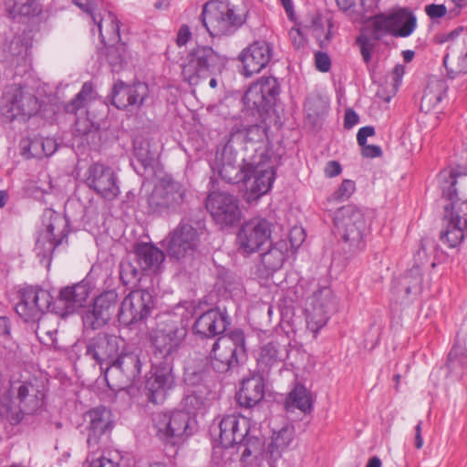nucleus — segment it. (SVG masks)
<instances>
[{"label":"nucleus","instance_id":"f257e3e1","mask_svg":"<svg viewBox=\"0 0 467 467\" xmlns=\"http://www.w3.org/2000/svg\"><path fill=\"white\" fill-rule=\"evenodd\" d=\"M440 181L442 197L450 202V204L444 207L440 240L448 248H456L462 243L467 234V220L461 216L458 208L461 199L456 189L457 174L453 171L441 173Z\"/></svg>","mask_w":467,"mask_h":467},{"label":"nucleus","instance_id":"f03ea898","mask_svg":"<svg viewBox=\"0 0 467 467\" xmlns=\"http://www.w3.org/2000/svg\"><path fill=\"white\" fill-rule=\"evenodd\" d=\"M334 223L346 254L353 255L365 249L369 227L362 209L353 204L338 208Z\"/></svg>","mask_w":467,"mask_h":467},{"label":"nucleus","instance_id":"7ed1b4c3","mask_svg":"<svg viewBox=\"0 0 467 467\" xmlns=\"http://www.w3.org/2000/svg\"><path fill=\"white\" fill-rule=\"evenodd\" d=\"M14 400L7 390L1 391L0 416L12 425L20 423L25 415L34 414L42 406L44 393L36 380L18 383Z\"/></svg>","mask_w":467,"mask_h":467},{"label":"nucleus","instance_id":"20e7f679","mask_svg":"<svg viewBox=\"0 0 467 467\" xmlns=\"http://www.w3.org/2000/svg\"><path fill=\"white\" fill-rule=\"evenodd\" d=\"M186 336V327L174 317H160L156 327L150 334L154 358L173 363L183 347Z\"/></svg>","mask_w":467,"mask_h":467},{"label":"nucleus","instance_id":"39448f33","mask_svg":"<svg viewBox=\"0 0 467 467\" xmlns=\"http://www.w3.org/2000/svg\"><path fill=\"white\" fill-rule=\"evenodd\" d=\"M141 368L140 348L125 341L112 363L105 368V380L112 389H126L140 379Z\"/></svg>","mask_w":467,"mask_h":467},{"label":"nucleus","instance_id":"423d86ee","mask_svg":"<svg viewBox=\"0 0 467 467\" xmlns=\"http://www.w3.org/2000/svg\"><path fill=\"white\" fill-rule=\"evenodd\" d=\"M250 422L245 417L234 414L223 417L219 423V442L223 448L236 447L245 461L262 450L261 440L249 436Z\"/></svg>","mask_w":467,"mask_h":467},{"label":"nucleus","instance_id":"0eeeda50","mask_svg":"<svg viewBox=\"0 0 467 467\" xmlns=\"http://www.w3.org/2000/svg\"><path fill=\"white\" fill-rule=\"evenodd\" d=\"M200 19L209 35L215 37L236 32L245 23L246 15L229 2L212 0L203 5Z\"/></svg>","mask_w":467,"mask_h":467},{"label":"nucleus","instance_id":"6e6552de","mask_svg":"<svg viewBox=\"0 0 467 467\" xmlns=\"http://www.w3.org/2000/svg\"><path fill=\"white\" fill-rule=\"evenodd\" d=\"M246 358L245 337L242 329H234L220 337L211 351V365L219 373L234 369Z\"/></svg>","mask_w":467,"mask_h":467},{"label":"nucleus","instance_id":"1a4fd4ad","mask_svg":"<svg viewBox=\"0 0 467 467\" xmlns=\"http://www.w3.org/2000/svg\"><path fill=\"white\" fill-rule=\"evenodd\" d=\"M227 59L210 46H197L191 49L182 67V76L190 85H197L200 78L220 73Z\"/></svg>","mask_w":467,"mask_h":467},{"label":"nucleus","instance_id":"9d476101","mask_svg":"<svg viewBox=\"0 0 467 467\" xmlns=\"http://www.w3.org/2000/svg\"><path fill=\"white\" fill-rule=\"evenodd\" d=\"M187 202V189L170 177H163L148 198L150 210L159 215L181 213Z\"/></svg>","mask_w":467,"mask_h":467},{"label":"nucleus","instance_id":"9b49d317","mask_svg":"<svg viewBox=\"0 0 467 467\" xmlns=\"http://www.w3.org/2000/svg\"><path fill=\"white\" fill-rule=\"evenodd\" d=\"M41 109L38 98L27 88L12 86L1 100L0 112L5 121L26 122Z\"/></svg>","mask_w":467,"mask_h":467},{"label":"nucleus","instance_id":"f8f14e48","mask_svg":"<svg viewBox=\"0 0 467 467\" xmlns=\"http://www.w3.org/2000/svg\"><path fill=\"white\" fill-rule=\"evenodd\" d=\"M45 229L40 231L36 241L35 252L41 260L52 256L55 249L67 238V221L52 209H46L42 215Z\"/></svg>","mask_w":467,"mask_h":467},{"label":"nucleus","instance_id":"ddd939ff","mask_svg":"<svg viewBox=\"0 0 467 467\" xmlns=\"http://www.w3.org/2000/svg\"><path fill=\"white\" fill-rule=\"evenodd\" d=\"M53 296L38 285H27L18 290L16 313L26 322H35L47 311L52 312Z\"/></svg>","mask_w":467,"mask_h":467},{"label":"nucleus","instance_id":"4468645a","mask_svg":"<svg viewBox=\"0 0 467 467\" xmlns=\"http://www.w3.org/2000/svg\"><path fill=\"white\" fill-rule=\"evenodd\" d=\"M205 207L214 223L221 228L236 224L242 217L238 198L227 192H210L206 198Z\"/></svg>","mask_w":467,"mask_h":467},{"label":"nucleus","instance_id":"2eb2a0df","mask_svg":"<svg viewBox=\"0 0 467 467\" xmlns=\"http://www.w3.org/2000/svg\"><path fill=\"white\" fill-rule=\"evenodd\" d=\"M165 241L168 256L177 262L186 263L197 250L199 232L192 224L181 222Z\"/></svg>","mask_w":467,"mask_h":467},{"label":"nucleus","instance_id":"dca6fc26","mask_svg":"<svg viewBox=\"0 0 467 467\" xmlns=\"http://www.w3.org/2000/svg\"><path fill=\"white\" fill-rule=\"evenodd\" d=\"M371 26L382 36L408 37L417 26V17L409 8H399L391 13H380L371 19Z\"/></svg>","mask_w":467,"mask_h":467},{"label":"nucleus","instance_id":"f3484780","mask_svg":"<svg viewBox=\"0 0 467 467\" xmlns=\"http://www.w3.org/2000/svg\"><path fill=\"white\" fill-rule=\"evenodd\" d=\"M279 92L280 88L275 78H262L249 87L243 101L248 109L263 117L275 105Z\"/></svg>","mask_w":467,"mask_h":467},{"label":"nucleus","instance_id":"a211bd4d","mask_svg":"<svg viewBox=\"0 0 467 467\" xmlns=\"http://www.w3.org/2000/svg\"><path fill=\"white\" fill-rule=\"evenodd\" d=\"M156 435L166 444L176 445L180 443L183 436H189V413L182 410L171 413L159 412L153 418Z\"/></svg>","mask_w":467,"mask_h":467},{"label":"nucleus","instance_id":"6ab92c4d","mask_svg":"<svg viewBox=\"0 0 467 467\" xmlns=\"http://www.w3.org/2000/svg\"><path fill=\"white\" fill-rule=\"evenodd\" d=\"M244 174L245 177L241 182L245 188L244 198L247 202H255L268 192L275 176V169L269 163H248Z\"/></svg>","mask_w":467,"mask_h":467},{"label":"nucleus","instance_id":"aec40b11","mask_svg":"<svg viewBox=\"0 0 467 467\" xmlns=\"http://www.w3.org/2000/svg\"><path fill=\"white\" fill-rule=\"evenodd\" d=\"M153 307V297L149 291H131L121 302L118 313L119 321L124 326L141 322L149 317Z\"/></svg>","mask_w":467,"mask_h":467},{"label":"nucleus","instance_id":"412c9836","mask_svg":"<svg viewBox=\"0 0 467 467\" xmlns=\"http://www.w3.org/2000/svg\"><path fill=\"white\" fill-rule=\"evenodd\" d=\"M334 309V296L328 287L314 292L306 308L307 327L314 333L318 332L327 323L329 314Z\"/></svg>","mask_w":467,"mask_h":467},{"label":"nucleus","instance_id":"4be33fe9","mask_svg":"<svg viewBox=\"0 0 467 467\" xmlns=\"http://www.w3.org/2000/svg\"><path fill=\"white\" fill-rule=\"evenodd\" d=\"M213 169L217 170L221 178L229 183H239L245 177L244 158L238 157L233 140H229L222 149L216 151Z\"/></svg>","mask_w":467,"mask_h":467},{"label":"nucleus","instance_id":"5701e85b","mask_svg":"<svg viewBox=\"0 0 467 467\" xmlns=\"http://www.w3.org/2000/svg\"><path fill=\"white\" fill-rule=\"evenodd\" d=\"M125 339L114 334L99 332L90 337L86 344V356L100 366H109L119 349L125 343Z\"/></svg>","mask_w":467,"mask_h":467},{"label":"nucleus","instance_id":"b1692460","mask_svg":"<svg viewBox=\"0 0 467 467\" xmlns=\"http://www.w3.org/2000/svg\"><path fill=\"white\" fill-rule=\"evenodd\" d=\"M272 224L264 218L256 217L245 222L237 234L239 249L253 254L270 239Z\"/></svg>","mask_w":467,"mask_h":467},{"label":"nucleus","instance_id":"393cba45","mask_svg":"<svg viewBox=\"0 0 467 467\" xmlns=\"http://www.w3.org/2000/svg\"><path fill=\"white\" fill-rule=\"evenodd\" d=\"M89 295V286L80 282L60 289L57 299L52 300V312L60 317H66L82 307Z\"/></svg>","mask_w":467,"mask_h":467},{"label":"nucleus","instance_id":"a878e982","mask_svg":"<svg viewBox=\"0 0 467 467\" xmlns=\"http://www.w3.org/2000/svg\"><path fill=\"white\" fill-rule=\"evenodd\" d=\"M118 301L119 296L115 290L101 293L95 298L92 307L84 315V326L94 330L105 326L114 315Z\"/></svg>","mask_w":467,"mask_h":467},{"label":"nucleus","instance_id":"bb28decb","mask_svg":"<svg viewBox=\"0 0 467 467\" xmlns=\"http://www.w3.org/2000/svg\"><path fill=\"white\" fill-rule=\"evenodd\" d=\"M173 363L161 361L155 366L153 374L147 379V396L150 402L159 404L164 401L167 393L174 387Z\"/></svg>","mask_w":467,"mask_h":467},{"label":"nucleus","instance_id":"cd10ccee","mask_svg":"<svg viewBox=\"0 0 467 467\" xmlns=\"http://www.w3.org/2000/svg\"><path fill=\"white\" fill-rule=\"evenodd\" d=\"M88 186L107 200H113L119 194L117 177L113 170L101 163H95L88 169L86 180Z\"/></svg>","mask_w":467,"mask_h":467},{"label":"nucleus","instance_id":"c85d7f7f","mask_svg":"<svg viewBox=\"0 0 467 467\" xmlns=\"http://www.w3.org/2000/svg\"><path fill=\"white\" fill-rule=\"evenodd\" d=\"M149 95L146 83L136 82L127 85L123 81H117L112 88V104L119 109H128L130 107L140 109Z\"/></svg>","mask_w":467,"mask_h":467},{"label":"nucleus","instance_id":"c756f323","mask_svg":"<svg viewBox=\"0 0 467 467\" xmlns=\"http://www.w3.org/2000/svg\"><path fill=\"white\" fill-rule=\"evenodd\" d=\"M273 56L271 45L264 40H257L250 44L240 54L243 63L244 75L251 77L259 73L270 62Z\"/></svg>","mask_w":467,"mask_h":467},{"label":"nucleus","instance_id":"7c9ffc66","mask_svg":"<svg viewBox=\"0 0 467 467\" xmlns=\"http://www.w3.org/2000/svg\"><path fill=\"white\" fill-rule=\"evenodd\" d=\"M288 357V349L285 344L277 339H271L262 343L256 356L258 368L264 374L272 369L280 368Z\"/></svg>","mask_w":467,"mask_h":467},{"label":"nucleus","instance_id":"2f4dec72","mask_svg":"<svg viewBox=\"0 0 467 467\" xmlns=\"http://www.w3.org/2000/svg\"><path fill=\"white\" fill-rule=\"evenodd\" d=\"M85 420L88 422V443H97L99 438L110 431L113 428L114 420L110 410L100 406L89 410L85 414Z\"/></svg>","mask_w":467,"mask_h":467},{"label":"nucleus","instance_id":"473e14b6","mask_svg":"<svg viewBox=\"0 0 467 467\" xmlns=\"http://www.w3.org/2000/svg\"><path fill=\"white\" fill-rule=\"evenodd\" d=\"M228 325L229 322L225 315L218 309H210L196 319L192 329L195 334L210 337L223 333Z\"/></svg>","mask_w":467,"mask_h":467},{"label":"nucleus","instance_id":"72a5a7b5","mask_svg":"<svg viewBox=\"0 0 467 467\" xmlns=\"http://www.w3.org/2000/svg\"><path fill=\"white\" fill-rule=\"evenodd\" d=\"M443 64L451 78L467 72V33L461 41L457 40L448 47Z\"/></svg>","mask_w":467,"mask_h":467},{"label":"nucleus","instance_id":"f704fd0d","mask_svg":"<svg viewBox=\"0 0 467 467\" xmlns=\"http://www.w3.org/2000/svg\"><path fill=\"white\" fill-rule=\"evenodd\" d=\"M135 259L141 270L156 273L165 259L164 253L148 243L137 244L134 247Z\"/></svg>","mask_w":467,"mask_h":467},{"label":"nucleus","instance_id":"c9c22d12","mask_svg":"<svg viewBox=\"0 0 467 467\" xmlns=\"http://www.w3.org/2000/svg\"><path fill=\"white\" fill-rule=\"evenodd\" d=\"M265 396V384L261 377H252L242 381V387L236 393L238 404L244 408H252Z\"/></svg>","mask_w":467,"mask_h":467},{"label":"nucleus","instance_id":"e433bc0d","mask_svg":"<svg viewBox=\"0 0 467 467\" xmlns=\"http://www.w3.org/2000/svg\"><path fill=\"white\" fill-rule=\"evenodd\" d=\"M93 22L98 26L101 41L107 46L106 37L109 43L120 41L119 22L116 16L110 11H105L104 15L93 16Z\"/></svg>","mask_w":467,"mask_h":467},{"label":"nucleus","instance_id":"4c0bfd02","mask_svg":"<svg viewBox=\"0 0 467 467\" xmlns=\"http://www.w3.org/2000/svg\"><path fill=\"white\" fill-rule=\"evenodd\" d=\"M287 244L281 240L276 242L270 249L261 255V263L268 275L279 270L285 260Z\"/></svg>","mask_w":467,"mask_h":467},{"label":"nucleus","instance_id":"58836bf2","mask_svg":"<svg viewBox=\"0 0 467 467\" xmlns=\"http://www.w3.org/2000/svg\"><path fill=\"white\" fill-rule=\"evenodd\" d=\"M97 94L93 84L89 81L82 85L80 91L68 103L65 105L67 113L78 115L79 111L86 110L89 103L96 99Z\"/></svg>","mask_w":467,"mask_h":467},{"label":"nucleus","instance_id":"ea45409f","mask_svg":"<svg viewBox=\"0 0 467 467\" xmlns=\"http://www.w3.org/2000/svg\"><path fill=\"white\" fill-rule=\"evenodd\" d=\"M294 427L286 423L278 431H274L272 441L268 446L271 457H280L282 452L291 444L294 439Z\"/></svg>","mask_w":467,"mask_h":467},{"label":"nucleus","instance_id":"a19ab883","mask_svg":"<svg viewBox=\"0 0 467 467\" xmlns=\"http://www.w3.org/2000/svg\"><path fill=\"white\" fill-rule=\"evenodd\" d=\"M383 37L380 32L372 26L370 31H362L356 38L363 61L368 65L371 61V55L377 43Z\"/></svg>","mask_w":467,"mask_h":467},{"label":"nucleus","instance_id":"79ce46f5","mask_svg":"<svg viewBox=\"0 0 467 467\" xmlns=\"http://www.w3.org/2000/svg\"><path fill=\"white\" fill-rule=\"evenodd\" d=\"M285 407L287 411L297 409L305 414L309 413L312 410V402L306 389L302 385H296L289 393Z\"/></svg>","mask_w":467,"mask_h":467},{"label":"nucleus","instance_id":"37998d69","mask_svg":"<svg viewBox=\"0 0 467 467\" xmlns=\"http://www.w3.org/2000/svg\"><path fill=\"white\" fill-rule=\"evenodd\" d=\"M5 9L12 18L29 17L39 12L36 0H5Z\"/></svg>","mask_w":467,"mask_h":467},{"label":"nucleus","instance_id":"c03bdc74","mask_svg":"<svg viewBox=\"0 0 467 467\" xmlns=\"http://www.w3.org/2000/svg\"><path fill=\"white\" fill-rule=\"evenodd\" d=\"M36 321V335L39 341L46 346L55 347L57 333V321L48 317H41Z\"/></svg>","mask_w":467,"mask_h":467},{"label":"nucleus","instance_id":"a18cd8bd","mask_svg":"<svg viewBox=\"0 0 467 467\" xmlns=\"http://www.w3.org/2000/svg\"><path fill=\"white\" fill-rule=\"evenodd\" d=\"M446 88L447 86L442 80L431 82L424 89L420 104L421 109L426 108L429 110L431 108L436 107L441 101Z\"/></svg>","mask_w":467,"mask_h":467},{"label":"nucleus","instance_id":"49530a36","mask_svg":"<svg viewBox=\"0 0 467 467\" xmlns=\"http://www.w3.org/2000/svg\"><path fill=\"white\" fill-rule=\"evenodd\" d=\"M106 57L111 67L112 71L118 72L126 63L127 47L126 44L119 41L115 43H107Z\"/></svg>","mask_w":467,"mask_h":467},{"label":"nucleus","instance_id":"de8ad7c7","mask_svg":"<svg viewBox=\"0 0 467 467\" xmlns=\"http://www.w3.org/2000/svg\"><path fill=\"white\" fill-rule=\"evenodd\" d=\"M119 277L124 285L135 284L140 280L141 270L140 267L135 266L130 262H121L119 265Z\"/></svg>","mask_w":467,"mask_h":467},{"label":"nucleus","instance_id":"09e8293b","mask_svg":"<svg viewBox=\"0 0 467 467\" xmlns=\"http://www.w3.org/2000/svg\"><path fill=\"white\" fill-rule=\"evenodd\" d=\"M134 155L144 169L152 167L155 161V154L149 149V143L145 141L134 142Z\"/></svg>","mask_w":467,"mask_h":467},{"label":"nucleus","instance_id":"8fccbe9b","mask_svg":"<svg viewBox=\"0 0 467 467\" xmlns=\"http://www.w3.org/2000/svg\"><path fill=\"white\" fill-rule=\"evenodd\" d=\"M305 109L310 117H319L328 110L327 100L319 96H313L306 99L305 102Z\"/></svg>","mask_w":467,"mask_h":467},{"label":"nucleus","instance_id":"3c124183","mask_svg":"<svg viewBox=\"0 0 467 467\" xmlns=\"http://www.w3.org/2000/svg\"><path fill=\"white\" fill-rule=\"evenodd\" d=\"M4 57L13 61L16 57L22 56L25 50L23 39L20 36H13L9 42L3 45Z\"/></svg>","mask_w":467,"mask_h":467},{"label":"nucleus","instance_id":"603ef678","mask_svg":"<svg viewBox=\"0 0 467 467\" xmlns=\"http://www.w3.org/2000/svg\"><path fill=\"white\" fill-rule=\"evenodd\" d=\"M356 190L355 182L344 180L339 187L328 197V202H341L350 198Z\"/></svg>","mask_w":467,"mask_h":467},{"label":"nucleus","instance_id":"864d4df0","mask_svg":"<svg viewBox=\"0 0 467 467\" xmlns=\"http://www.w3.org/2000/svg\"><path fill=\"white\" fill-rule=\"evenodd\" d=\"M404 72H405V70H404V67L402 65H396L389 76L392 80L390 94L385 97L381 94L382 90L379 89L377 93L378 96L380 99H382L384 101L389 102L390 100L391 97L396 94L399 85L401 82V78L404 75Z\"/></svg>","mask_w":467,"mask_h":467},{"label":"nucleus","instance_id":"5fc2aeb1","mask_svg":"<svg viewBox=\"0 0 467 467\" xmlns=\"http://www.w3.org/2000/svg\"><path fill=\"white\" fill-rule=\"evenodd\" d=\"M266 137V128L263 125L254 124L244 130V140L251 143H259Z\"/></svg>","mask_w":467,"mask_h":467},{"label":"nucleus","instance_id":"6e6d98bb","mask_svg":"<svg viewBox=\"0 0 467 467\" xmlns=\"http://www.w3.org/2000/svg\"><path fill=\"white\" fill-rule=\"evenodd\" d=\"M97 130L98 128L95 126V123L88 118H77L74 128L76 135L86 136Z\"/></svg>","mask_w":467,"mask_h":467},{"label":"nucleus","instance_id":"4d7b16f0","mask_svg":"<svg viewBox=\"0 0 467 467\" xmlns=\"http://www.w3.org/2000/svg\"><path fill=\"white\" fill-rule=\"evenodd\" d=\"M315 65L320 72H328L331 68V59L326 52L317 51L315 53Z\"/></svg>","mask_w":467,"mask_h":467},{"label":"nucleus","instance_id":"13d9d810","mask_svg":"<svg viewBox=\"0 0 467 467\" xmlns=\"http://www.w3.org/2000/svg\"><path fill=\"white\" fill-rule=\"evenodd\" d=\"M42 138H34L28 143L27 148L25 150L27 151L28 158H42Z\"/></svg>","mask_w":467,"mask_h":467},{"label":"nucleus","instance_id":"bf43d9fd","mask_svg":"<svg viewBox=\"0 0 467 467\" xmlns=\"http://www.w3.org/2000/svg\"><path fill=\"white\" fill-rule=\"evenodd\" d=\"M425 12L431 19H439L443 17L447 13L444 5L431 4L425 6Z\"/></svg>","mask_w":467,"mask_h":467},{"label":"nucleus","instance_id":"052dcab7","mask_svg":"<svg viewBox=\"0 0 467 467\" xmlns=\"http://www.w3.org/2000/svg\"><path fill=\"white\" fill-rule=\"evenodd\" d=\"M73 3L78 6L82 11L93 18V16H97L95 9L98 6L99 0H73Z\"/></svg>","mask_w":467,"mask_h":467},{"label":"nucleus","instance_id":"680f3d73","mask_svg":"<svg viewBox=\"0 0 467 467\" xmlns=\"http://www.w3.org/2000/svg\"><path fill=\"white\" fill-rule=\"evenodd\" d=\"M42 158L51 156L57 150V142L52 138H42Z\"/></svg>","mask_w":467,"mask_h":467},{"label":"nucleus","instance_id":"e2e57ef3","mask_svg":"<svg viewBox=\"0 0 467 467\" xmlns=\"http://www.w3.org/2000/svg\"><path fill=\"white\" fill-rule=\"evenodd\" d=\"M192 36L191 30L187 25H182L180 26L176 43L179 47H182L187 44V42L190 40Z\"/></svg>","mask_w":467,"mask_h":467},{"label":"nucleus","instance_id":"0e129e2a","mask_svg":"<svg viewBox=\"0 0 467 467\" xmlns=\"http://www.w3.org/2000/svg\"><path fill=\"white\" fill-rule=\"evenodd\" d=\"M375 134V129L372 126H365L359 129L357 134V140L360 146H364L367 143L368 137Z\"/></svg>","mask_w":467,"mask_h":467},{"label":"nucleus","instance_id":"69168bd1","mask_svg":"<svg viewBox=\"0 0 467 467\" xmlns=\"http://www.w3.org/2000/svg\"><path fill=\"white\" fill-rule=\"evenodd\" d=\"M358 121V115L353 109H348L345 112L344 128L347 130L352 129Z\"/></svg>","mask_w":467,"mask_h":467},{"label":"nucleus","instance_id":"338daca9","mask_svg":"<svg viewBox=\"0 0 467 467\" xmlns=\"http://www.w3.org/2000/svg\"><path fill=\"white\" fill-rule=\"evenodd\" d=\"M342 171L341 165L337 161H330L327 163L325 168V175L328 178H333L339 175Z\"/></svg>","mask_w":467,"mask_h":467},{"label":"nucleus","instance_id":"774afa93","mask_svg":"<svg viewBox=\"0 0 467 467\" xmlns=\"http://www.w3.org/2000/svg\"><path fill=\"white\" fill-rule=\"evenodd\" d=\"M89 467H119V463L117 461L102 456L94 460Z\"/></svg>","mask_w":467,"mask_h":467}]
</instances>
